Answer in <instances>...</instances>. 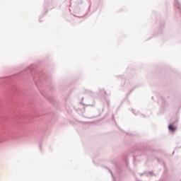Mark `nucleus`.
I'll return each instance as SVG.
<instances>
[{
    "label": "nucleus",
    "instance_id": "obj_1",
    "mask_svg": "<svg viewBox=\"0 0 181 181\" xmlns=\"http://www.w3.org/2000/svg\"><path fill=\"white\" fill-rule=\"evenodd\" d=\"M168 129L170 132H175L176 131V127L173 126V124H170L168 126Z\"/></svg>",
    "mask_w": 181,
    "mask_h": 181
}]
</instances>
